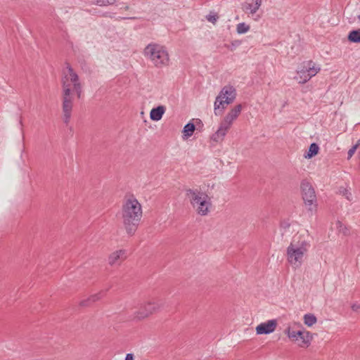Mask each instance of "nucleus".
<instances>
[{
	"label": "nucleus",
	"mask_w": 360,
	"mask_h": 360,
	"mask_svg": "<svg viewBox=\"0 0 360 360\" xmlns=\"http://www.w3.org/2000/svg\"><path fill=\"white\" fill-rule=\"evenodd\" d=\"M61 84L63 121L68 125L71 120L75 96L80 98L82 92L79 77L69 65L63 71Z\"/></svg>",
	"instance_id": "nucleus-1"
},
{
	"label": "nucleus",
	"mask_w": 360,
	"mask_h": 360,
	"mask_svg": "<svg viewBox=\"0 0 360 360\" xmlns=\"http://www.w3.org/2000/svg\"><path fill=\"white\" fill-rule=\"evenodd\" d=\"M142 217V207L134 196L127 198L122 205V217L124 229L129 236H133Z\"/></svg>",
	"instance_id": "nucleus-2"
},
{
	"label": "nucleus",
	"mask_w": 360,
	"mask_h": 360,
	"mask_svg": "<svg viewBox=\"0 0 360 360\" xmlns=\"http://www.w3.org/2000/svg\"><path fill=\"white\" fill-rule=\"evenodd\" d=\"M143 55L154 67L162 68L169 65V55L167 48L157 43L148 44L144 50Z\"/></svg>",
	"instance_id": "nucleus-3"
},
{
	"label": "nucleus",
	"mask_w": 360,
	"mask_h": 360,
	"mask_svg": "<svg viewBox=\"0 0 360 360\" xmlns=\"http://www.w3.org/2000/svg\"><path fill=\"white\" fill-rule=\"evenodd\" d=\"M186 196L195 212L200 216H207L212 207V201L208 195L198 188L186 190Z\"/></svg>",
	"instance_id": "nucleus-4"
},
{
	"label": "nucleus",
	"mask_w": 360,
	"mask_h": 360,
	"mask_svg": "<svg viewBox=\"0 0 360 360\" xmlns=\"http://www.w3.org/2000/svg\"><path fill=\"white\" fill-rule=\"evenodd\" d=\"M309 247V244L305 240L296 241L294 237L286 250L287 260L293 268L302 266Z\"/></svg>",
	"instance_id": "nucleus-5"
},
{
	"label": "nucleus",
	"mask_w": 360,
	"mask_h": 360,
	"mask_svg": "<svg viewBox=\"0 0 360 360\" xmlns=\"http://www.w3.org/2000/svg\"><path fill=\"white\" fill-rule=\"evenodd\" d=\"M241 111V104H238L232 108L221 120L218 129L212 134L211 139L214 142L222 141L233 122L240 115Z\"/></svg>",
	"instance_id": "nucleus-6"
},
{
	"label": "nucleus",
	"mask_w": 360,
	"mask_h": 360,
	"mask_svg": "<svg viewBox=\"0 0 360 360\" xmlns=\"http://www.w3.org/2000/svg\"><path fill=\"white\" fill-rule=\"evenodd\" d=\"M237 96L236 89L231 85L224 86L215 98L214 103V112L215 115H220L226 108L227 105L233 103Z\"/></svg>",
	"instance_id": "nucleus-7"
},
{
	"label": "nucleus",
	"mask_w": 360,
	"mask_h": 360,
	"mask_svg": "<svg viewBox=\"0 0 360 360\" xmlns=\"http://www.w3.org/2000/svg\"><path fill=\"white\" fill-rule=\"evenodd\" d=\"M163 306V300L160 299H150L141 302L138 310L134 313V319H144L153 313L159 311Z\"/></svg>",
	"instance_id": "nucleus-8"
},
{
	"label": "nucleus",
	"mask_w": 360,
	"mask_h": 360,
	"mask_svg": "<svg viewBox=\"0 0 360 360\" xmlns=\"http://www.w3.org/2000/svg\"><path fill=\"white\" fill-rule=\"evenodd\" d=\"M301 188L302 198L307 209L311 212H315L317 207V200L314 188L308 182H302Z\"/></svg>",
	"instance_id": "nucleus-9"
},
{
	"label": "nucleus",
	"mask_w": 360,
	"mask_h": 360,
	"mask_svg": "<svg viewBox=\"0 0 360 360\" xmlns=\"http://www.w3.org/2000/svg\"><path fill=\"white\" fill-rule=\"evenodd\" d=\"M276 326L277 322L275 319L269 320L259 324L256 327V333L257 335L271 333L276 330Z\"/></svg>",
	"instance_id": "nucleus-10"
},
{
	"label": "nucleus",
	"mask_w": 360,
	"mask_h": 360,
	"mask_svg": "<svg viewBox=\"0 0 360 360\" xmlns=\"http://www.w3.org/2000/svg\"><path fill=\"white\" fill-rule=\"evenodd\" d=\"M127 257L126 250H118L112 252L108 257V264L110 266L120 265Z\"/></svg>",
	"instance_id": "nucleus-11"
},
{
	"label": "nucleus",
	"mask_w": 360,
	"mask_h": 360,
	"mask_svg": "<svg viewBox=\"0 0 360 360\" xmlns=\"http://www.w3.org/2000/svg\"><path fill=\"white\" fill-rule=\"evenodd\" d=\"M302 335L299 337L298 346L300 347H308L313 339L312 333L307 330H301Z\"/></svg>",
	"instance_id": "nucleus-12"
},
{
	"label": "nucleus",
	"mask_w": 360,
	"mask_h": 360,
	"mask_svg": "<svg viewBox=\"0 0 360 360\" xmlns=\"http://www.w3.org/2000/svg\"><path fill=\"white\" fill-rule=\"evenodd\" d=\"M165 107L164 105H159L153 108L150 112V117L153 121H159L162 119L165 112Z\"/></svg>",
	"instance_id": "nucleus-13"
},
{
	"label": "nucleus",
	"mask_w": 360,
	"mask_h": 360,
	"mask_svg": "<svg viewBox=\"0 0 360 360\" xmlns=\"http://www.w3.org/2000/svg\"><path fill=\"white\" fill-rule=\"evenodd\" d=\"M105 292L104 290H101L98 293L92 295L86 300H82L80 302V305L83 307L89 306L92 303L101 300L105 295Z\"/></svg>",
	"instance_id": "nucleus-14"
},
{
	"label": "nucleus",
	"mask_w": 360,
	"mask_h": 360,
	"mask_svg": "<svg viewBox=\"0 0 360 360\" xmlns=\"http://www.w3.org/2000/svg\"><path fill=\"white\" fill-rule=\"evenodd\" d=\"M304 68L307 72V75L310 77V79L321 70L320 66L316 65L312 60L308 61L307 65L305 66Z\"/></svg>",
	"instance_id": "nucleus-15"
},
{
	"label": "nucleus",
	"mask_w": 360,
	"mask_h": 360,
	"mask_svg": "<svg viewBox=\"0 0 360 360\" xmlns=\"http://www.w3.org/2000/svg\"><path fill=\"white\" fill-rule=\"evenodd\" d=\"M300 84H305L310 79V77L307 75V72L304 68L303 69L297 72V76L295 77Z\"/></svg>",
	"instance_id": "nucleus-16"
},
{
	"label": "nucleus",
	"mask_w": 360,
	"mask_h": 360,
	"mask_svg": "<svg viewBox=\"0 0 360 360\" xmlns=\"http://www.w3.org/2000/svg\"><path fill=\"white\" fill-rule=\"evenodd\" d=\"M195 129V126L193 123L189 122L184 127L183 134L184 139H188L191 136Z\"/></svg>",
	"instance_id": "nucleus-17"
},
{
	"label": "nucleus",
	"mask_w": 360,
	"mask_h": 360,
	"mask_svg": "<svg viewBox=\"0 0 360 360\" xmlns=\"http://www.w3.org/2000/svg\"><path fill=\"white\" fill-rule=\"evenodd\" d=\"M319 146L313 143L309 146L308 152L307 154L304 155L305 158H311L312 157L315 156L319 153Z\"/></svg>",
	"instance_id": "nucleus-18"
},
{
	"label": "nucleus",
	"mask_w": 360,
	"mask_h": 360,
	"mask_svg": "<svg viewBox=\"0 0 360 360\" xmlns=\"http://www.w3.org/2000/svg\"><path fill=\"white\" fill-rule=\"evenodd\" d=\"M348 40L354 43H360V28L351 31L348 35Z\"/></svg>",
	"instance_id": "nucleus-19"
},
{
	"label": "nucleus",
	"mask_w": 360,
	"mask_h": 360,
	"mask_svg": "<svg viewBox=\"0 0 360 360\" xmlns=\"http://www.w3.org/2000/svg\"><path fill=\"white\" fill-rule=\"evenodd\" d=\"M304 323L307 326H312L316 321V317L312 314H306L303 317Z\"/></svg>",
	"instance_id": "nucleus-20"
},
{
	"label": "nucleus",
	"mask_w": 360,
	"mask_h": 360,
	"mask_svg": "<svg viewBox=\"0 0 360 360\" xmlns=\"http://www.w3.org/2000/svg\"><path fill=\"white\" fill-rule=\"evenodd\" d=\"M259 6L254 3H245L243 6V10L251 14H255L259 10Z\"/></svg>",
	"instance_id": "nucleus-21"
},
{
	"label": "nucleus",
	"mask_w": 360,
	"mask_h": 360,
	"mask_svg": "<svg viewBox=\"0 0 360 360\" xmlns=\"http://www.w3.org/2000/svg\"><path fill=\"white\" fill-rule=\"evenodd\" d=\"M335 224L336 229L340 233H342L344 236H347L349 234V229L342 221H338Z\"/></svg>",
	"instance_id": "nucleus-22"
},
{
	"label": "nucleus",
	"mask_w": 360,
	"mask_h": 360,
	"mask_svg": "<svg viewBox=\"0 0 360 360\" xmlns=\"http://www.w3.org/2000/svg\"><path fill=\"white\" fill-rule=\"evenodd\" d=\"M250 30V26L245 22H240L237 25L236 32L239 34H245Z\"/></svg>",
	"instance_id": "nucleus-23"
},
{
	"label": "nucleus",
	"mask_w": 360,
	"mask_h": 360,
	"mask_svg": "<svg viewBox=\"0 0 360 360\" xmlns=\"http://www.w3.org/2000/svg\"><path fill=\"white\" fill-rule=\"evenodd\" d=\"M119 0H96V4L99 6H107L113 5Z\"/></svg>",
	"instance_id": "nucleus-24"
},
{
	"label": "nucleus",
	"mask_w": 360,
	"mask_h": 360,
	"mask_svg": "<svg viewBox=\"0 0 360 360\" xmlns=\"http://www.w3.org/2000/svg\"><path fill=\"white\" fill-rule=\"evenodd\" d=\"M285 334L287 335L288 338L290 339V340L291 339H294L295 338V335H302L301 330L295 331V330H292L290 327H288L285 330Z\"/></svg>",
	"instance_id": "nucleus-25"
},
{
	"label": "nucleus",
	"mask_w": 360,
	"mask_h": 360,
	"mask_svg": "<svg viewBox=\"0 0 360 360\" xmlns=\"http://www.w3.org/2000/svg\"><path fill=\"white\" fill-rule=\"evenodd\" d=\"M340 193L344 195L348 200H352V195L351 192L345 188H340Z\"/></svg>",
	"instance_id": "nucleus-26"
},
{
	"label": "nucleus",
	"mask_w": 360,
	"mask_h": 360,
	"mask_svg": "<svg viewBox=\"0 0 360 360\" xmlns=\"http://www.w3.org/2000/svg\"><path fill=\"white\" fill-rule=\"evenodd\" d=\"M207 20L210 22H212V23H215L218 19V16L217 14H209L207 15L206 17Z\"/></svg>",
	"instance_id": "nucleus-27"
},
{
	"label": "nucleus",
	"mask_w": 360,
	"mask_h": 360,
	"mask_svg": "<svg viewBox=\"0 0 360 360\" xmlns=\"http://www.w3.org/2000/svg\"><path fill=\"white\" fill-rule=\"evenodd\" d=\"M356 148H357V146L355 145L354 146H352L348 151L347 153V159H350L353 155L354 154L356 150Z\"/></svg>",
	"instance_id": "nucleus-28"
},
{
	"label": "nucleus",
	"mask_w": 360,
	"mask_h": 360,
	"mask_svg": "<svg viewBox=\"0 0 360 360\" xmlns=\"http://www.w3.org/2000/svg\"><path fill=\"white\" fill-rule=\"evenodd\" d=\"M352 309L354 311L359 312L360 313V305L357 303H354L352 305Z\"/></svg>",
	"instance_id": "nucleus-29"
},
{
	"label": "nucleus",
	"mask_w": 360,
	"mask_h": 360,
	"mask_svg": "<svg viewBox=\"0 0 360 360\" xmlns=\"http://www.w3.org/2000/svg\"><path fill=\"white\" fill-rule=\"evenodd\" d=\"M124 360H134V355L132 353L127 354Z\"/></svg>",
	"instance_id": "nucleus-30"
},
{
	"label": "nucleus",
	"mask_w": 360,
	"mask_h": 360,
	"mask_svg": "<svg viewBox=\"0 0 360 360\" xmlns=\"http://www.w3.org/2000/svg\"><path fill=\"white\" fill-rule=\"evenodd\" d=\"M300 336V335H295V338L294 339H291L290 340L298 345V342H300V339H299Z\"/></svg>",
	"instance_id": "nucleus-31"
},
{
	"label": "nucleus",
	"mask_w": 360,
	"mask_h": 360,
	"mask_svg": "<svg viewBox=\"0 0 360 360\" xmlns=\"http://www.w3.org/2000/svg\"><path fill=\"white\" fill-rule=\"evenodd\" d=\"M254 1V4H256L257 5L261 6L262 5V0H252Z\"/></svg>",
	"instance_id": "nucleus-32"
},
{
	"label": "nucleus",
	"mask_w": 360,
	"mask_h": 360,
	"mask_svg": "<svg viewBox=\"0 0 360 360\" xmlns=\"http://www.w3.org/2000/svg\"><path fill=\"white\" fill-rule=\"evenodd\" d=\"M124 9L125 11H128V10L129 9V6H127V5H126V6H124Z\"/></svg>",
	"instance_id": "nucleus-33"
},
{
	"label": "nucleus",
	"mask_w": 360,
	"mask_h": 360,
	"mask_svg": "<svg viewBox=\"0 0 360 360\" xmlns=\"http://www.w3.org/2000/svg\"><path fill=\"white\" fill-rule=\"evenodd\" d=\"M358 18L360 20V15L358 16Z\"/></svg>",
	"instance_id": "nucleus-34"
}]
</instances>
